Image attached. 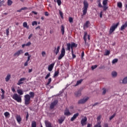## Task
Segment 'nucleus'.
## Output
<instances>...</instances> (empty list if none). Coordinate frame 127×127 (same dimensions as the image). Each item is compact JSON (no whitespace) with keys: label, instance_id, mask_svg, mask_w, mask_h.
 Returning <instances> with one entry per match:
<instances>
[{"label":"nucleus","instance_id":"f257e3e1","mask_svg":"<svg viewBox=\"0 0 127 127\" xmlns=\"http://www.w3.org/2000/svg\"><path fill=\"white\" fill-rule=\"evenodd\" d=\"M29 94H26L24 96V104L26 106L30 104L31 98H33L35 96V93L33 92H30Z\"/></svg>","mask_w":127,"mask_h":127},{"label":"nucleus","instance_id":"f03ea898","mask_svg":"<svg viewBox=\"0 0 127 127\" xmlns=\"http://www.w3.org/2000/svg\"><path fill=\"white\" fill-rule=\"evenodd\" d=\"M89 3L86 0L83 1V7L82 8V15H81L82 18H83V16H85L86 15L87 13L88 8L89 7Z\"/></svg>","mask_w":127,"mask_h":127},{"label":"nucleus","instance_id":"7ed1b4c3","mask_svg":"<svg viewBox=\"0 0 127 127\" xmlns=\"http://www.w3.org/2000/svg\"><path fill=\"white\" fill-rule=\"evenodd\" d=\"M12 99L16 101L18 103L22 102V98L20 95H18L17 94H14L12 97Z\"/></svg>","mask_w":127,"mask_h":127},{"label":"nucleus","instance_id":"20e7f679","mask_svg":"<svg viewBox=\"0 0 127 127\" xmlns=\"http://www.w3.org/2000/svg\"><path fill=\"white\" fill-rule=\"evenodd\" d=\"M119 25V23H117L116 24H113V25L110 27L109 34H112L113 33V32L115 31L116 28H118Z\"/></svg>","mask_w":127,"mask_h":127},{"label":"nucleus","instance_id":"39448f33","mask_svg":"<svg viewBox=\"0 0 127 127\" xmlns=\"http://www.w3.org/2000/svg\"><path fill=\"white\" fill-rule=\"evenodd\" d=\"M65 54V50L64 48L63 47L61 50V53L60 55L58 57V60H61L64 56Z\"/></svg>","mask_w":127,"mask_h":127},{"label":"nucleus","instance_id":"423d86ee","mask_svg":"<svg viewBox=\"0 0 127 127\" xmlns=\"http://www.w3.org/2000/svg\"><path fill=\"white\" fill-rule=\"evenodd\" d=\"M58 100H56L53 101V102H52L50 105V108L51 109H53L58 104Z\"/></svg>","mask_w":127,"mask_h":127},{"label":"nucleus","instance_id":"0eeeda50","mask_svg":"<svg viewBox=\"0 0 127 127\" xmlns=\"http://www.w3.org/2000/svg\"><path fill=\"white\" fill-rule=\"evenodd\" d=\"M23 53L24 52L22 50H19L13 54V57L17 58Z\"/></svg>","mask_w":127,"mask_h":127},{"label":"nucleus","instance_id":"6e6552de","mask_svg":"<svg viewBox=\"0 0 127 127\" xmlns=\"http://www.w3.org/2000/svg\"><path fill=\"white\" fill-rule=\"evenodd\" d=\"M87 118L86 117H84L83 119H81L80 124L82 126H84L87 125Z\"/></svg>","mask_w":127,"mask_h":127},{"label":"nucleus","instance_id":"1a4fd4ad","mask_svg":"<svg viewBox=\"0 0 127 127\" xmlns=\"http://www.w3.org/2000/svg\"><path fill=\"white\" fill-rule=\"evenodd\" d=\"M89 97H87L86 98L81 99H80V100H79L78 101V104H84L87 101H88L89 100Z\"/></svg>","mask_w":127,"mask_h":127},{"label":"nucleus","instance_id":"9d476101","mask_svg":"<svg viewBox=\"0 0 127 127\" xmlns=\"http://www.w3.org/2000/svg\"><path fill=\"white\" fill-rule=\"evenodd\" d=\"M26 79V78L23 77L20 78L18 82L17 83V85H20L21 84H22L24 83V81Z\"/></svg>","mask_w":127,"mask_h":127},{"label":"nucleus","instance_id":"9b49d317","mask_svg":"<svg viewBox=\"0 0 127 127\" xmlns=\"http://www.w3.org/2000/svg\"><path fill=\"white\" fill-rule=\"evenodd\" d=\"M64 115L65 116H70L71 115V113L70 112L69 109L67 108H66L64 111Z\"/></svg>","mask_w":127,"mask_h":127},{"label":"nucleus","instance_id":"f8f14e48","mask_svg":"<svg viewBox=\"0 0 127 127\" xmlns=\"http://www.w3.org/2000/svg\"><path fill=\"white\" fill-rule=\"evenodd\" d=\"M88 33L87 32H84L83 35V40L84 41L85 44H87V37Z\"/></svg>","mask_w":127,"mask_h":127},{"label":"nucleus","instance_id":"ddd939ff","mask_svg":"<svg viewBox=\"0 0 127 127\" xmlns=\"http://www.w3.org/2000/svg\"><path fill=\"white\" fill-rule=\"evenodd\" d=\"M90 22L89 21H86L85 23L83 25V29L85 30V28H89V25H90Z\"/></svg>","mask_w":127,"mask_h":127},{"label":"nucleus","instance_id":"4468645a","mask_svg":"<svg viewBox=\"0 0 127 127\" xmlns=\"http://www.w3.org/2000/svg\"><path fill=\"white\" fill-rule=\"evenodd\" d=\"M55 63H52L50 65L48 66V70L50 71H52L54 68V67L55 66Z\"/></svg>","mask_w":127,"mask_h":127},{"label":"nucleus","instance_id":"2eb2a0df","mask_svg":"<svg viewBox=\"0 0 127 127\" xmlns=\"http://www.w3.org/2000/svg\"><path fill=\"white\" fill-rule=\"evenodd\" d=\"M45 124L46 125V127H53L52 123L48 121H46L45 122Z\"/></svg>","mask_w":127,"mask_h":127},{"label":"nucleus","instance_id":"dca6fc26","mask_svg":"<svg viewBox=\"0 0 127 127\" xmlns=\"http://www.w3.org/2000/svg\"><path fill=\"white\" fill-rule=\"evenodd\" d=\"M79 114L78 113H76L74 115H73V117H71L70 121L73 122L75 119H76L77 117L79 116Z\"/></svg>","mask_w":127,"mask_h":127},{"label":"nucleus","instance_id":"f3484780","mask_svg":"<svg viewBox=\"0 0 127 127\" xmlns=\"http://www.w3.org/2000/svg\"><path fill=\"white\" fill-rule=\"evenodd\" d=\"M75 96L76 97H79L81 95V91H77L74 93Z\"/></svg>","mask_w":127,"mask_h":127},{"label":"nucleus","instance_id":"a211bd4d","mask_svg":"<svg viewBox=\"0 0 127 127\" xmlns=\"http://www.w3.org/2000/svg\"><path fill=\"white\" fill-rule=\"evenodd\" d=\"M16 121L18 123H20L21 121V118L20 115H17L16 116Z\"/></svg>","mask_w":127,"mask_h":127},{"label":"nucleus","instance_id":"6ab92c4d","mask_svg":"<svg viewBox=\"0 0 127 127\" xmlns=\"http://www.w3.org/2000/svg\"><path fill=\"white\" fill-rule=\"evenodd\" d=\"M64 29H65V27L64 25H62L61 28V31L62 33V35L64 34V33H65Z\"/></svg>","mask_w":127,"mask_h":127},{"label":"nucleus","instance_id":"aec40b11","mask_svg":"<svg viewBox=\"0 0 127 127\" xmlns=\"http://www.w3.org/2000/svg\"><path fill=\"white\" fill-rule=\"evenodd\" d=\"M65 118H61L60 119L58 120L59 123L60 124H63V123L64 121Z\"/></svg>","mask_w":127,"mask_h":127},{"label":"nucleus","instance_id":"412c9836","mask_svg":"<svg viewBox=\"0 0 127 127\" xmlns=\"http://www.w3.org/2000/svg\"><path fill=\"white\" fill-rule=\"evenodd\" d=\"M60 50V46H58L57 48H55V53H56V55H57L58 53H59Z\"/></svg>","mask_w":127,"mask_h":127},{"label":"nucleus","instance_id":"4be33fe9","mask_svg":"<svg viewBox=\"0 0 127 127\" xmlns=\"http://www.w3.org/2000/svg\"><path fill=\"white\" fill-rule=\"evenodd\" d=\"M10 78H11V75L10 74H8L5 78V81L8 82Z\"/></svg>","mask_w":127,"mask_h":127},{"label":"nucleus","instance_id":"5701e85b","mask_svg":"<svg viewBox=\"0 0 127 127\" xmlns=\"http://www.w3.org/2000/svg\"><path fill=\"white\" fill-rule=\"evenodd\" d=\"M60 73L59 70H58L57 71H56L54 73L53 77H56L57 76H59V74Z\"/></svg>","mask_w":127,"mask_h":127},{"label":"nucleus","instance_id":"b1692460","mask_svg":"<svg viewBox=\"0 0 127 127\" xmlns=\"http://www.w3.org/2000/svg\"><path fill=\"white\" fill-rule=\"evenodd\" d=\"M66 45H67V49H66V50H67V51H70L71 46L70 43H67L66 44Z\"/></svg>","mask_w":127,"mask_h":127},{"label":"nucleus","instance_id":"393cba45","mask_svg":"<svg viewBox=\"0 0 127 127\" xmlns=\"http://www.w3.org/2000/svg\"><path fill=\"white\" fill-rule=\"evenodd\" d=\"M118 73L116 71H113L112 72V75L113 77H116L117 76Z\"/></svg>","mask_w":127,"mask_h":127},{"label":"nucleus","instance_id":"a878e982","mask_svg":"<svg viewBox=\"0 0 127 127\" xmlns=\"http://www.w3.org/2000/svg\"><path fill=\"white\" fill-rule=\"evenodd\" d=\"M17 92L20 95H23V92L21 89H18L17 90Z\"/></svg>","mask_w":127,"mask_h":127},{"label":"nucleus","instance_id":"bb28decb","mask_svg":"<svg viewBox=\"0 0 127 127\" xmlns=\"http://www.w3.org/2000/svg\"><path fill=\"white\" fill-rule=\"evenodd\" d=\"M37 124L35 121H33L31 124V127H36Z\"/></svg>","mask_w":127,"mask_h":127},{"label":"nucleus","instance_id":"cd10ccee","mask_svg":"<svg viewBox=\"0 0 127 127\" xmlns=\"http://www.w3.org/2000/svg\"><path fill=\"white\" fill-rule=\"evenodd\" d=\"M23 26L24 27H25L27 29H29V26H28V24H27V23L26 22H24L23 23Z\"/></svg>","mask_w":127,"mask_h":127},{"label":"nucleus","instance_id":"c85d7f7f","mask_svg":"<svg viewBox=\"0 0 127 127\" xmlns=\"http://www.w3.org/2000/svg\"><path fill=\"white\" fill-rule=\"evenodd\" d=\"M97 3H98V7H100V8L103 7V6H102V4H101V0H98L97 1Z\"/></svg>","mask_w":127,"mask_h":127},{"label":"nucleus","instance_id":"c756f323","mask_svg":"<svg viewBox=\"0 0 127 127\" xmlns=\"http://www.w3.org/2000/svg\"><path fill=\"white\" fill-rule=\"evenodd\" d=\"M94 127H102V125H101L100 122H98L97 124H96Z\"/></svg>","mask_w":127,"mask_h":127},{"label":"nucleus","instance_id":"7c9ffc66","mask_svg":"<svg viewBox=\"0 0 127 127\" xmlns=\"http://www.w3.org/2000/svg\"><path fill=\"white\" fill-rule=\"evenodd\" d=\"M13 3V1L11 0H7V5L10 6Z\"/></svg>","mask_w":127,"mask_h":127},{"label":"nucleus","instance_id":"2f4dec72","mask_svg":"<svg viewBox=\"0 0 127 127\" xmlns=\"http://www.w3.org/2000/svg\"><path fill=\"white\" fill-rule=\"evenodd\" d=\"M123 83L127 84V76L125 77L123 80Z\"/></svg>","mask_w":127,"mask_h":127},{"label":"nucleus","instance_id":"473e14b6","mask_svg":"<svg viewBox=\"0 0 127 127\" xmlns=\"http://www.w3.org/2000/svg\"><path fill=\"white\" fill-rule=\"evenodd\" d=\"M59 14H60V15L62 19H64V14H63V12H62L61 10H59Z\"/></svg>","mask_w":127,"mask_h":127},{"label":"nucleus","instance_id":"72a5a7b5","mask_svg":"<svg viewBox=\"0 0 127 127\" xmlns=\"http://www.w3.org/2000/svg\"><path fill=\"white\" fill-rule=\"evenodd\" d=\"M82 81H83L82 79H80V80L77 81L75 86H77L78 85H79L80 84H81L82 83Z\"/></svg>","mask_w":127,"mask_h":127},{"label":"nucleus","instance_id":"f704fd0d","mask_svg":"<svg viewBox=\"0 0 127 127\" xmlns=\"http://www.w3.org/2000/svg\"><path fill=\"white\" fill-rule=\"evenodd\" d=\"M108 0H104L103 1V6L107 5V4H108Z\"/></svg>","mask_w":127,"mask_h":127},{"label":"nucleus","instance_id":"c9c22d12","mask_svg":"<svg viewBox=\"0 0 127 127\" xmlns=\"http://www.w3.org/2000/svg\"><path fill=\"white\" fill-rule=\"evenodd\" d=\"M77 46L78 45L77 44H76L75 43H72L71 44V46L73 48H76L77 47Z\"/></svg>","mask_w":127,"mask_h":127},{"label":"nucleus","instance_id":"e433bc0d","mask_svg":"<svg viewBox=\"0 0 127 127\" xmlns=\"http://www.w3.org/2000/svg\"><path fill=\"white\" fill-rule=\"evenodd\" d=\"M117 5H118V7H119V8H122L123 7V4L121 2H118Z\"/></svg>","mask_w":127,"mask_h":127},{"label":"nucleus","instance_id":"4c0bfd02","mask_svg":"<svg viewBox=\"0 0 127 127\" xmlns=\"http://www.w3.org/2000/svg\"><path fill=\"white\" fill-rule=\"evenodd\" d=\"M127 27V26L126 25V24L123 25L121 27V30L122 31L124 30Z\"/></svg>","mask_w":127,"mask_h":127},{"label":"nucleus","instance_id":"58836bf2","mask_svg":"<svg viewBox=\"0 0 127 127\" xmlns=\"http://www.w3.org/2000/svg\"><path fill=\"white\" fill-rule=\"evenodd\" d=\"M4 115L5 117H8L10 116V114L9 112H6L4 113Z\"/></svg>","mask_w":127,"mask_h":127},{"label":"nucleus","instance_id":"ea45409f","mask_svg":"<svg viewBox=\"0 0 127 127\" xmlns=\"http://www.w3.org/2000/svg\"><path fill=\"white\" fill-rule=\"evenodd\" d=\"M57 2L58 5L59 6L61 5L62 3L61 0H57Z\"/></svg>","mask_w":127,"mask_h":127},{"label":"nucleus","instance_id":"a19ab883","mask_svg":"<svg viewBox=\"0 0 127 127\" xmlns=\"http://www.w3.org/2000/svg\"><path fill=\"white\" fill-rule=\"evenodd\" d=\"M51 82H52V78H50L48 79V81L46 85H49L51 83Z\"/></svg>","mask_w":127,"mask_h":127},{"label":"nucleus","instance_id":"79ce46f5","mask_svg":"<svg viewBox=\"0 0 127 127\" xmlns=\"http://www.w3.org/2000/svg\"><path fill=\"white\" fill-rule=\"evenodd\" d=\"M116 116V113L114 114L113 115H112L109 118L110 120H112Z\"/></svg>","mask_w":127,"mask_h":127},{"label":"nucleus","instance_id":"37998d69","mask_svg":"<svg viewBox=\"0 0 127 127\" xmlns=\"http://www.w3.org/2000/svg\"><path fill=\"white\" fill-rule=\"evenodd\" d=\"M110 54V51H107L105 52V54H104V56H108Z\"/></svg>","mask_w":127,"mask_h":127},{"label":"nucleus","instance_id":"c03bdc74","mask_svg":"<svg viewBox=\"0 0 127 127\" xmlns=\"http://www.w3.org/2000/svg\"><path fill=\"white\" fill-rule=\"evenodd\" d=\"M118 59H114V60H113L112 63H113V64H116V63H118Z\"/></svg>","mask_w":127,"mask_h":127},{"label":"nucleus","instance_id":"a18cd8bd","mask_svg":"<svg viewBox=\"0 0 127 127\" xmlns=\"http://www.w3.org/2000/svg\"><path fill=\"white\" fill-rule=\"evenodd\" d=\"M68 20H69V22L70 23H73V19L72 17H69Z\"/></svg>","mask_w":127,"mask_h":127},{"label":"nucleus","instance_id":"49530a36","mask_svg":"<svg viewBox=\"0 0 127 127\" xmlns=\"http://www.w3.org/2000/svg\"><path fill=\"white\" fill-rule=\"evenodd\" d=\"M50 76H51V73L49 72L48 74H47V75H46V77H45V79H48Z\"/></svg>","mask_w":127,"mask_h":127},{"label":"nucleus","instance_id":"de8ad7c7","mask_svg":"<svg viewBox=\"0 0 127 127\" xmlns=\"http://www.w3.org/2000/svg\"><path fill=\"white\" fill-rule=\"evenodd\" d=\"M108 8V6H107L106 5H103V10L106 11Z\"/></svg>","mask_w":127,"mask_h":127},{"label":"nucleus","instance_id":"09e8293b","mask_svg":"<svg viewBox=\"0 0 127 127\" xmlns=\"http://www.w3.org/2000/svg\"><path fill=\"white\" fill-rule=\"evenodd\" d=\"M9 28H7V29H6V36L9 35Z\"/></svg>","mask_w":127,"mask_h":127},{"label":"nucleus","instance_id":"8fccbe9b","mask_svg":"<svg viewBox=\"0 0 127 127\" xmlns=\"http://www.w3.org/2000/svg\"><path fill=\"white\" fill-rule=\"evenodd\" d=\"M97 65H94L91 66V69L92 70H94V69L96 68L97 67Z\"/></svg>","mask_w":127,"mask_h":127},{"label":"nucleus","instance_id":"3c124183","mask_svg":"<svg viewBox=\"0 0 127 127\" xmlns=\"http://www.w3.org/2000/svg\"><path fill=\"white\" fill-rule=\"evenodd\" d=\"M46 55V52H45V51L42 52V57H45Z\"/></svg>","mask_w":127,"mask_h":127},{"label":"nucleus","instance_id":"603ef678","mask_svg":"<svg viewBox=\"0 0 127 127\" xmlns=\"http://www.w3.org/2000/svg\"><path fill=\"white\" fill-rule=\"evenodd\" d=\"M38 24L37 22V21H33L32 23V26H34L35 25H37Z\"/></svg>","mask_w":127,"mask_h":127},{"label":"nucleus","instance_id":"864d4df0","mask_svg":"<svg viewBox=\"0 0 127 127\" xmlns=\"http://www.w3.org/2000/svg\"><path fill=\"white\" fill-rule=\"evenodd\" d=\"M102 118V116L101 115H99V116H98V117L97 118V121H100Z\"/></svg>","mask_w":127,"mask_h":127},{"label":"nucleus","instance_id":"5fc2aeb1","mask_svg":"<svg viewBox=\"0 0 127 127\" xmlns=\"http://www.w3.org/2000/svg\"><path fill=\"white\" fill-rule=\"evenodd\" d=\"M103 91L102 94H103V95L106 94V92H107L106 89L105 88H103Z\"/></svg>","mask_w":127,"mask_h":127},{"label":"nucleus","instance_id":"6e6d98bb","mask_svg":"<svg viewBox=\"0 0 127 127\" xmlns=\"http://www.w3.org/2000/svg\"><path fill=\"white\" fill-rule=\"evenodd\" d=\"M71 54H72V57L73 59L76 58V55H74L73 52H71Z\"/></svg>","mask_w":127,"mask_h":127},{"label":"nucleus","instance_id":"4d7b16f0","mask_svg":"<svg viewBox=\"0 0 127 127\" xmlns=\"http://www.w3.org/2000/svg\"><path fill=\"white\" fill-rule=\"evenodd\" d=\"M29 118V113L28 112L27 113L26 116V121H28Z\"/></svg>","mask_w":127,"mask_h":127},{"label":"nucleus","instance_id":"13d9d810","mask_svg":"<svg viewBox=\"0 0 127 127\" xmlns=\"http://www.w3.org/2000/svg\"><path fill=\"white\" fill-rule=\"evenodd\" d=\"M31 45V43L30 42H29L25 44V46H29Z\"/></svg>","mask_w":127,"mask_h":127},{"label":"nucleus","instance_id":"bf43d9fd","mask_svg":"<svg viewBox=\"0 0 127 127\" xmlns=\"http://www.w3.org/2000/svg\"><path fill=\"white\" fill-rule=\"evenodd\" d=\"M101 104V103H98V102L95 103L94 104H92V107H94L95 106H97V105H98V104Z\"/></svg>","mask_w":127,"mask_h":127},{"label":"nucleus","instance_id":"052dcab7","mask_svg":"<svg viewBox=\"0 0 127 127\" xmlns=\"http://www.w3.org/2000/svg\"><path fill=\"white\" fill-rule=\"evenodd\" d=\"M31 56H28V57H27V60L26 62H29V61L30 60V58H31Z\"/></svg>","mask_w":127,"mask_h":127},{"label":"nucleus","instance_id":"680f3d73","mask_svg":"<svg viewBox=\"0 0 127 127\" xmlns=\"http://www.w3.org/2000/svg\"><path fill=\"white\" fill-rule=\"evenodd\" d=\"M28 62L26 61V62L24 63V65L25 66H28Z\"/></svg>","mask_w":127,"mask_h":127},{"label":"nucleus","instance_id":"e2e57ef3","mask_svg":"<svg viewBox=\"0 0 127 127\" xmlns=\"http://www.w3.org/2000/svg\"><path fill=\"white\" fill-rule=\"evenodd\" d=\"M103 11H101L100 12V18H102V17H103Z\"/></svg>","mask_w":127,"mask_h":127},{"label":"nucleus","instance_id":"0e129e2a","mask_svg":"<svg viewBox=\"0 0 127 127\" xmlns=\"http://www.w3.org/2000/svg\"><path fill=\"white\" fill-rule=\"evenodd\" d=\"M0 90L1 91L2 94H4L5 91L2 88L0 89Z\"/></svg>","mask_w":127,"mask_h":127},{"label":"nucleus","instance_id":"69168bd1","mask_svg":"<svg viewBox=\"0 0 127 127\" xmlns=\"http://www.w3.org/2000/svg\"><path fill=\"white\" fill-rule=\"evenodd\" d=\"M33 36V34H31L29 35V36H28V39H30Z\"/></svg>","mask_w":127,"mask_h":127},{"label":"nucleus","instance_id":"338daca9","mask_svg":"<svg viewBox=\"0 0 127 127\" xmlns=\"http://www.w3.org/2000/svg\"><path fill=\"white\" fill-rule=\"evenodd\" d=\"M11 91L13 92H15V89L14 87H12L11 88Z\"/></svg>","mask_w":127,"mask_h":127},{"label":"nucleus","instance_id":"774afa93","mask_svg":"<svg viewBox=\"0 0 127 127\" xmlns=\"http://www.w3.org/2000/svg\"><path fill=\"white\" fill-rule=\"evenodd\" d=\"M104 127H109L108 124L106 123L104 124Z\"/></svg>","mask_w":127,"mask_h":127}]
</instances>
